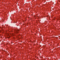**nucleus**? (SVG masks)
Listing matches in <instances>:
<instances>
[{"instance_id": "obj_1", "label": "nucleus", "mask_w": 60, "mask_h": 60, "mask_svg": "<svg viewBox=\"0 0 60 60\" xmlns=\"http://www.w3.org/2000/svg\"><path fill=\"white\" fill-rule=\"evenodd\" d=\"M4 26L3 25H2V26Z\"/></svg>"}]
</instances>
